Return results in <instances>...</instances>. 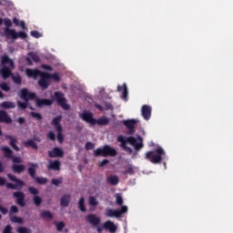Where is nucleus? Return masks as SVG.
Instances as JSON below:
<instances>
[{
  "label": "nucleus",
  "mask_w": 233,
  "mask_h": 233,
  "mask_svg": "<svg viewBox=\"0 0 233 233\" xmlns=\"http://www.w3.org/2000/svg\"><path fill=\"white\" fill-rule=\"evenodd\" d=\"M109 163L110 161L108 159H104L99 163V167H106Z\"/></svg>",
  "instance_id": "680f3d73"
},
{
  "label": "nucleus",
  "mask_w": 233,
  "mask_h": 233,
  "mask_svg": "<svg viewBox=\"0 0 233 233\" xmlns=\"http://www.w3.org/2000/svg\"><path fill=\"white\" fill-rule=\"evenodd\" d=\"M56 130L57 134H63V126L62 125L56 126Z\"/></svg>",
  "instance_id": "69168bd1"
},
{
  "label": "nucleus",
  "mask_w": 233,
  "mask_h": 233,
  "mask_svg": "<svg viewBox=\"0 0 233 233\" xmlns=\"http://www.w3.org/2000/svg\"><path fill=\"white\" fill-rule=\"evenodd\" d=\"M28 192L32 194V196H37V194H39V189L34 187H28Z\"/></svg>",
  "instance_id": "de8ad7c7"
},
{
  "label": "nucleus",
  "mask_w": 233,
  "mask_h": 233,
  "mask_svg": "<svg viewBox=\"0 0 233 233\" xmlns=\"http://www.w3.org/2000/svg\"><path fill=\"white\" fill-rule=\"evenodd\" d=\"M116 139L118 143H120V147L123 148V150H125V152H127V154H132L133 152L132 148L127 146V143L134 147L137 152H139V150L145 147L143 144V137H141V136H137V137H125L123 136H118Z\"/></svg>",
  "instance_id": "f257e3e1"
},
{
  "label": "nucleus",
  "mask_w": 233,
  "mask_h": 233,
  "mask_svg": "<svg viewBox=\"0 0 233 233\" xmlns=\"http://www.w3.org/2000/svg\"><path fill=\"white\" fill-rule=\"evenodd\" d=\"M4 24L6 26L4 28V35L5 39H26L28 35L23 31H19L18 33L15 29H12V20L10 18H5Z\"/></svg>",
  "instance_id": "f03ea898"
},
{
  "label": "nucleus",
  "mask_w": 233,
  "mask_h": 233,
  "mask_svg": "<svg viewBox=\"0 0 233 233\" xmlns=\"http://www.w3.org/2000/svg\"><path fill=\"white\" fill-rule=\"evenodd\" d=\"M5 139L10 140L9 145H10V147H12V148H14V150H15L16 152H19V150H21V148H19V147H17V138L12 137L11 135H6Z\"/></svg>",
  "instance_id": "4be33fe9"
},
{
  "label": "nucleus",
  "mask_w": 233,
  "mask_h": 233,
  "mask_svg": "<svg viewBox=\"0 0 233 233\" xmlns=\"http://www.w3.org/2000/svg\"><path fill=\"white\" fill-rule=\"evenodd\" d=\"M141 115H142V117L146 121H148V119H150V117H152V106H150L148 105L142 106Z\"/></svg>",
  "instance_id": "ddd939ff"
},
{
  "label": "nucleus",
  "mask_w": 233,
  "mask_h": 233,
  "mask_svg": "<svg viewBox=\"0 0 233 233\" xmlns=\"http://www.w3.org/2000/svg\"><path fill=\"white\" fill-rule=\"evenodd\" d=\"M34 180L37 185H46L48 183V178L43 177H36Z\"/></svg>",
  "instance_id": "72a5a7b5"
},
{
  "label": "nucleus",
  "mask_w": 233,
  "mask_h": 233,
  "mask_svg": "<svg viewBox=\"0 0 233 233\" xmlns=\"http://www.w3.org/2000/svg\"><path fill=\"white\" fill-rule=\"evenodd\" d=\"M10 221L12 223H18L19 225H23L25 223V221L23 220V218L17 217V216H11Z\"/></svg>",
  "instance_id": "f704fd0d"
},
{
  "label": "nucleus",
  "mask_w": 233,
  "mask_h": 233,
  "mask_svg": "<svg viewBox=\"0 0 233 233\" xmlns=\"http://www.w3.org/2000/svg\"><path fill=\"white\" fill-rule=\"evenodd\" d=\"M49 76L47 72H42L40 79L38 80V86L42 90H46L50 86V82H48Z\"/></svg>",
  "instance_id": "9d476101"
},
{
  "label": "nucleus",
  "mask_w": 233,
  "mask_h": 233,
  "mask_svg": "<svg viewBox=\"0 0 233 233\" xmlns=\"http://www.w3.org/2000/svg\"><path fill=\"white\" fill-rule=\"evenodd\" d=\"M0 106L8 110L10 108H15V103L5 101L1 103Z\"/></svg>",
  "instance_id": "473e14b6"
},
{
  "label": "nucleus",
  "mask_w": 233,
  "mask_h": 233,
  "mask_svg": "<svg viewBox=\"0 0 233 233\" xmlns=\"http://www.w3.org/2000/svg\"><path fill=\"white\" fill-rule=\"evenodd\" d=\"M30 167L27 168V174L32 177V179L35 178V167L37 164H29Z\"/></svg>",
  "instance_id": "2f4dec72"
},
{
  "label": "nucleus",
  "mask_w": 233,
  "mask_h": 233,
  "mask_svg": "<svg viewBox=\"0 0 233 233\" xmlns=\"http://www.w3.org/2000/svg\"><path fill=\"white\" fill-rule=\"evenodd\" d=\"M94 144L92 142H86V146H85V148L86 150H92L94 148Z\"/></svg>",
  "instance_id": "864d4df0"
},
{
  "label": "nucleus",
  "mask_w": 233,
  "mask_h": 233,
  "mask_svg": "<svg viewBox=\"0 0 233 233\" xmlns=\"http://www.w3.org/2000/svg\"><path fill=\"white\" fill-rule=\"evenodd\" d=\"M128 212V208L127 206H122L120 209H106V218H121L123 214Z\"/></svg>",
  "instance_id": "6e6552de"
},
{
  "label": "nucleus",
  "mask_w": 233,
  "mask_h": 233,
  "mask_svg": "<svg viewBox=\"0 0 233 233\" xmlns=\"http://www.w3.org/2000/svg\"><path fill=\"white\" fill-rule=\"evenodd\" d=\"M48 77L49 79H53L54 81H56V82L61 81V77L56 73H54V74L48 73Z\"/></svg>",
  "instance_id": "37998d69"
},
{
  "label": "nucleus",
  "mask_w": 233,
  "mask_h": 233,
  "mask_svg": "<svg viewBox=\"0 0 233 233\" xmlns=\"http://www.w3.org/2000/svg\"><path fill=\"white\" fill-rule=\"evenodd\" d=\"M3 233H14L12 231V226L11 225H6L3 230Z\"/></svg>",
  "instance_id": "603ef678"
},
{
  "label": "nucleus",
  "mask_w": 233,
  "mask_h": 233,
  "mask_svg": "<svg viewBox=\"0 0 233 233\" xmlns=\"http://www.w3.org/2000/svg\"><path fill=\"white\" fill-rule=\"evenodd\" d=\"M57 141L61 144L63 141H65V137H63V133H57Z\"/></svg>",
  "instance_id": "13d9d810"
},
{
  "label": "nucleus",
  "mask_w": 233,
  "mask_h": 233,
  "mask_svg": "<svg viewBox=\"0 0 233 233\" xmlns=\"http://www.w3.org/2000/svg\"><path fill=\"white\" fill-rule=\"evenodd\" d=\"M106 110H114V106L110 103H105Z\"/></svg>",
  "instance_id": "0e129e2a"
},
{
  "label": "nucleus",
  "mask_w": 233,
  "mask_h": 233,
  "mask_svg": "<svg viewBox=\"0 0 233 233\" xmlns=\"http://www.w3.org/2000/svg\"><path fill=\"white\" fill-rule=\"evenodd\" d=\"M13 198L16 199V205L19 207H26V202H25V194L23 191H15L13 193Z\"/></svg>",
  "instance_id": "9b49d317"
},
{
  "label": "nucleus",
  "mask_w": 233,
  "mask_h": 233,
  "mask_svg": "<svg viewBox=\"0 0 233 233\" xmlns=\"http://www.w3.org/2000/svg\"><path fill=\"white\" fill-rule=\"evenodd\" d=\"M105 230H108L110 233H116L117 231V226L112 222V220H106L104 222Z\"/></svg>",
  "instance_id": "6ab92c4d"
},
{
  "label": "nucleus",
  "mask_w": 233,
  "mask_h": 233,
  "mask_svg": "<svg viewBox=\"0 0 233 233\" xmlns=\"http://www.w3.org/2000/svg\"><path fill=\"white\" fill-rule=\"evenodd\" d=\"M117 92H122V97L123 99H127L128 97V88L127 87L126 84H123V86H117Z\"/></svg>",
  "instance_id": "cd10ccee"
},
{
  "label": "nucleus",
  "mask_w": 233,
  "mask_h": 233,
  "mask_svg": "<svg viewBox=\"0 0 233 233\" xmlns=\"http://www.w3.org/2000/svg\"><path fill=\"white\" fill-rule=\"evenodd\" d=\"M86 219L89 225H92V227H99V225H101V218L94 214L87 215Z\"/></svg>",
  "instance_id": "f8f14e48"
},
{
  "label": "nucleus",
  "mask_w": 233,
  "mask_h": 233,
  "mask_svg": "<svg viewBox=\"0 0 233 233\" xmlns=\"http://www.w3.org/2000/svg\"><path fill=\"white\" fill-rule=\"evenodd\" d=\"M17 123H19V125H25V117L23 116L18 117Z\"/></svg>",
  "instance_id": "774afa93"
},
{
  "label": "nucleus",
  "mask_w": 233,
  "mask_h": 233,
  "mask_svg": "<svg viewBox=\"0 0 233 233\" xmlns=\"http://www.w3.org/2000/svg\"><path fill=\"white\" fill-rule=\"evenodd\" d=\"M30 116H32L37 121H41V119H43V116H41V114L36 113V112H31Z\"/></svg>",
  "instance_id": "09e8293b"
},
{
  "label": "nucleus",
  "mask_w": 233,
  "mask_h": 233,
  "mask_svg": "<svg viewBox=\"0 0 233 233\" xmlns=\"http://www.w3.org/2000/svg\"><path fill=\"white\" fill-rule=\"evenodd\" d=\"M89 205H91V207H97V205H99V202H97V199H96V197H90Z\"/></svg>",
  "instance_id": "49530a36"
},
{
  "label": "nucleus",
  "mask_w": 233,
  "mask_h": 233,
  "mask_svg": "<svg viewBox=\"0 0 233 233\" xmlns=\"http://www.w3.org/2000/svg\"><path fill=\"white\" fill-rule=\"evenodd\" d=\"M47 137L48 139H50V141H56V134H54V132L50 131L47 134Z\"/></svg>",
  "instance_id": "5fc2aeb1"
},
{
  "label": "nucleus",
  "mask_w": 233,
  "mask_h": 233,
  "mask_svg": "<svg viewBox=\"0 0 233 233\" xmlns=\"http://www.w3.org/2000/svg\"><path fill=\"white\" fill-rule=\"evenodd\" d=\"M0 212H1L4 216H6V214H8V208L3 207V205H0Z\"/></svg>",
  "instance_id": "6e6d98bb"
},
{
  "label": "nucleus",
  "mask_w": 233,
  "mask_h": 233,
  "mask_svg": "<svg viewBox=\"0 0 233 233\" xmlns=\"http://www.w3.org/2000/svg\"><path fill=\"white\" fill-rule=\"evenodd\" d=\"M30 35L32 37H35V39H39V37H41V33H39L38 31L34 30V31L30 32Z\"/></svg>",
  "instance_id": "3c124183"
},
{
  "label": "nucleus",
  "mask_w": 233,
  "mask_h": 233,
  "mask_svg": "<svg viewBox=\"0 0 233 233\" xmlns=\"http://www.w3.org/2000/svg\"><path fill=\"white\" fill-rule=\"evenodd\" d=\"M124 174H134V167H132V166H128L127 170H126Z\"/></svg>",
  "instance_id": "e2e57ef3"
},
{
  "label": "nucleus",
  "mask_w": 233,
  "mask_h": 233,
  "mask_svg": "<svg viewBox=\"0 0 233 233\" xmlns=\"http://www.w3.org/2000/svg\"><path fill=\"white\" fill-rule=\"evenodd\" d=\"M124 127L128 129L129 136H132L136 132V126L137 125V120L136 119H127L122 121Z\"/></svg>",
  "instance_id": "1a4fd4ad"
},
{
  "label": "nucleus",
  "mask_w": 233,
  "mask_h": 233,
  "mask_svg": "<svg viewBox=\"0 0 233 233\" xmlns=\"http://www.w3.org/2000/svg\"><path fill=\"white\" fill-rule=\"evenodd\" d=\"M0 123H5V125H11L12 123V117L5 110H0Z\"/></svg>",
  "instance_id": "a211bd4d"
},
{
  "label": "nucleus",
  "mask_w": 233,
  "mask_h": 233,
  "mask_svg": "<svg viewBox=\"0 0 233 233\" xmlns=\"http://www.w3.org/2000/svg\"><path fill=\"white\" fill-rule=\"evenodd\" d=\"M54 101L56 102L58 106H61L63 110H68L70 108V105L67 104L66 97H65V94L61 91H56L54 93Z\"/></svg>",
  "instance_id": "423d86ee"
},
{
  "label": "nucleus",
  "mask_w": 233,
  "mask_h": 233,
  "mask_svg": "<svg viewBox=\"0 0 233 233\" xmlns=\"http://www.w3.org/2000/svg\"><path fill=\"white\" fill-rule=\"evenodd\" d=\"M21 99H24L25 102L17 101V106L21 108V110H26L29 108L30 110H35L34 106H30L28 101H32L37 97L35 93H30L27 88L21 89Z\"/></svg>",
  "instance_id": "20e7f679"
},
{
  "label": "nucleus",
  "mask_w": 233,
  "mask_h": 233,
  "mask_svg": "<svg viewBox=\"0 0 233 233\" xmlns=\"http://www.w3.org/2000/svg\"><path fill=\"white\" fill-rule=\"evenodd\" d=\"M28 56L31 57V59L35 63H39L41 61V58H39V56L37 54H35V52H29Z\"/></svg>",
  "instance_id": "e433bc0d"
},
{
  "label": "nucleus",
  "mask_w": 233,
  "mask_h": 233,
  "mask_svg": "<svg viewBox=\"0 0 233 233\" xmlns=\"http://www.w3.org/2000/svg\"><path fill=\"white\" fill-rule=\"evenodd\" d=\"M40 217L42 219H47L48 221H51V219H54V214H52L48 210H44L41 212Z\"/></svg>",
  "instance_id": "7c9ffc66"
},
{
  "label": "nucleus",
  "mask_w": 233,
  "mask_h": 233,
  "mask_svg": "<svg viewBox=\"0 0 233 233\" xmlns=\"http://www.w3.org/2000/svg\"><path fill=\"white\" fill-rule=\"evenodd\" d=\"M17 212H19L17 206H11L9 216L12 217V214H17Z\"/></svg>",
  "instance_id": "8fccbe9b"
},
{
  "label": "nucleus",
  "mask_w": 233,
  "mask_h": 233,
  "mask_svg": "<svg viewBox=\"0 0 233 233\" xmlns=\"http://www.w3.org/2000/svg\"><path fill=\"white\" fill-rule=\"evenodd\" d=\"M33 203L35 205V207H40L41 203H43V198H41L39 196H34Z\"/></svg>",
  "instance_id": "ea45409f"
},
{
  "label": "nucleus",
  "mask_w": 233,
  "mask_h": 233,
  "mask_svg": "<svg viewBox=\"0 0 233 233\" xmlns=\"http://www.w3.org/2000/svg\"><path fill=\"white\" fill-rule=\"evenodd\" d=\"M80 117L83 121H86V123H89V125H96V118H94V115L90 112L82 113Z\"/></svg>",
  "instance_id": "2eb2a0df"
},
{
  "label": "nucleus",
  "mask_w": 233,
  "mask_h": 233,
  "mask_svg": "<svg viewBox=\"0 0 233 233\" xmlns=\"http://www.w3.org/2000/svg\"><path fill=\"white\" fill-rule=\"evenodd\" d=\"M103 230H105V224L104 223L101 226L96 227V232L97 233H103Z\"/></svg>",
  "instance_id": "052dcab7"
},
{
  "label": "nucleus",
  "mask_w": 233,
  "mask_h": 233,
  "mask_svg": "<svg viewBox=\"0 0 233 233\" xmlns=\"http://www.w3.org/2000/svg\"><path fill=\"white\" fill-rule=\"evenodd\" d=\"M116 205H119L120 207H123V197H121L120 194H116Z\"/></svg>",
  "instance_id": "c03bdc74"
},
{
  "label": "nucleus",
  "mask_w": 233,
  "mask_h": 233,
  "mask_svg": "<svg viewBox=\"0 0 233 233\" xmlns=\"http://www.w3.org/2000/svg\"><path fill=\"white\" fill-rule=\"evenodd\" d=\"M23 145H24V147H25V148H30V147H31V148H33V150H37L39 148L37 144L32 139L23 142Z\"/></svg>",
  "instance_id": "bb28decb"
},
{
  "label": "nucleus",
  "mask_w": 233,
  "mask_h": 233,
  "mask_svg": "<svg viewBox=\"0 0 233 233\" xmlns=\"http://www.w3.org/2000/svg\"><path fill=\"white\" fill-rule=\"evenodd\" d=\"M17 233H32V229L26 227H19L16 229Z\"/></svg>",
  "instance_id": "a19ab883"
},
{
  "label": "nucleus",
  "mask_w": 233,
  "mask_h": 233,
  "mask_svg": "<svg viewBox=\"0 0 233 233\" xmlns=\"http://www.w3.org/2000/svg\"><path fill=\"white\" fill-rule=\"evenodd\" d=\"M52 105H54V100L48 98H37L35 100V106H38V108L43 106H52Z\"/></svg>",
  "instance_id": "4468645a"
},
{
  "label": "nucleus",
  "mask_w": 233,
  "mask_h": 233,
  "mask_svg": "<svg viewBox=\"0 0 233 233\" xmlns=\"http://www.w3.org/2000/svg\"><path fill=\"white\" fill-rule=\"evenodd\" d=\"M93 156H95V157H106L105 146L103 147H98L95 149L93 152Z\"/></svg>",
  "instance_id": "c85d7f7f"
},
{
  "label": "nucleus",
  "mask_w": 233,
  "mask_h": 233,
  "mask_svg": "<svg viewBox=\"0 0 233 233\" xmlns=\"http://www.w3.org/2000/svg\"><path fill=\"white\" fill-rule=\"evenodd\" d=\"M47 168L48 170H56V172H59V170H61V162L59 160H50Z\"/></svg>",
  "instance_id": "412c9836"
},
{
  "label": "nucleus",
  "mask_w": 233,
  "mask_h": 233,
  "mask_svg": "<svg viewBox=\"0 0 233 233\" xmlns=\"http://www.w3.org/2000/svg\"><path fill=\"white\" fill-rule=\"evenodd\" d=\"M54 225L56 228V230L58 232H62L63 228H65V227H66L65 222H63V221H60V222L55 221Z\"/></svg>",
  "instance_id": "c9c22d12"
},
{
  "label": "nucleus",
  "mask_w": 233,
  "mask_h": 233,
  "mask_svg": "<svg viewBox=\"0 0 233 233\" xmlns=\"http://www.w3.org/2000/svg\"><path fill=\"white\" fill-rule=\"evenodd\" d=\"M110 123V120L106 116L100 117L96 119V125H99L100 127H106Z\"/></svg>",
  "instance_id": "c756f323"
},
{
  "label": "nucleus",
  "mask_w": 233,
  "mask_h": 233,
  "mask_svg": "<svg viewBox=\"0 0 233 233\" xmlns=\"http://www.w3.org/2000/svg\"><path fill=\"white\" fill-rule=\"evenodd\" d=\"M43 74V71L39 69H32V68H26L25 69V76H27L29 78L37 79V76H41Z\"/></svg>",
  "instance_id": "dca6fc26"
},
{
  "label": "nucleus",
  "mask_w": 233,
  "mask_h": 233,
  "mask_svg": "<svg viewBox=\"0 0 233 233\" xmlns=\"http://www.w3.org/2000/svg\"><path fill=\"white\" fill-rule=\"evenodd\" d=\"M0 88L4 92H10V86H8V84L6 82L0 84Z\"/></svg>",
  "instance_id": "a18cd8bd"
},
{
  "label": "nucleus",
  "mask_w": 233,
  "mask_h": 233,
  "mask_svg": "<svg viewBox=\"0 0 233 233\" xmlns=\"http://www.w3.org/2000/svg\"><path fill=\"white\" fill-rule=\"evenodd\" d=\"M104 148L106 152V157H116V156H117V150H116V148L108 145H105Z\"/></svg>",
  "instance_id": "aec40b11"
},
{
  "label": "nucleus",
  "mask_w": 233,
  "mask_h": 233,
  "mask_svg": "<svg viewBox=\"0 0 233 233\" xmlns=\"http://www.w3.org/2000/svg\"><path fill=\"white\" fill-rule=\"evenodd\" d=\"M106 183H108V185H111L112 187H116V185L119 184V177L116 175L109 176L106 178Z\"/></svg>",
  "instance_id": "393cba45"
},
{
  "label": "nucleus",
  "mask_w": 233,
  "mask_h": 233,
  "mask_svg": "<svg viewBox=\"0 0 233 233\" xmlns=\"http://www.w3.org/2000/svg\"><path fill=\"white\" fill-rule=\"evenodd\" d=\"M65 156V151L59 147H54L53 150L48 151L49 157H63Z\"/></svg>",
  "instance_id": "f3484780"
},
{
  "label": "nucleus",
  "mask_w": 233,
  "mask_h": 233,
  "mask_svg": "<svg viewBox=\"0 0 233 233\" xmlns=\"http://www.w3.org/2000/svg\"><path fill=\"white\" fill-rule=\"evenodd\" d=\"M7 177L10 181H13L14 183L16 184H12V183H7L5 184L6 188H11L13 190H19V188H23L25 187V181L22 179L17 178V177L12 175V174H7Z\"/></svg>",
  "instance_id": "0eeeda50"
},
{
  "label": "nucleus",
  "mask_w": 233,
  "mask_h": 233,
  "mask_svg": "<svg viewBox=\"0 0 233 233\" xmlns=\"http://www.w3.org/2000/svg\"><path fill=\"white\" fill-rule=\"evenodd\" d=\"M18 26H20L22 30H26V25L25 24V21H20Z\"/></svg>",
  "instance_id": "338daca9"
},
{
  "label": "nucleus",
  "mask_w": 233,
  "mask_h": 233,
  "mask_svg": "<svg viewBox=\"0 0 233 233\" xmlns=\"http://www.w3.org/2000/svg\"><path fill=\"white\" fill-rule=\"evenodd\" d=\"M12 79L15 85H21L23 83V78L19 75L13 76Z\"/></svg>",
  "instance_id": "79ce46f5"
},
{
  "label": "nucleus",
  "mask_w": 233,
  "mask_h": 233,
  "mask_svg": "<svg viewBox=\"0 0 233 233\" xmlns=\"http://www.w3.org/2000/svg\"><path fill=\"white\" fill-rule=\"evenodd\" d=\"M165 150L161 147H157L154 151H147L145 154V159L153 163V165H159L163 161V156H165Z\"/></svg>",
  "instance_id": "39448f33"
},
{
  "label": "nucleus",
  "mask_w": 233,
  "mask_h": 233,
  "mask_svg": "<svg viewBox=\"0 0 233 233\" xmlns=\"http://www.w3.org/2000/svg\"><path fill=\"white\" fill-rule=\"evenodd\" d=\"M11 168L14 174H23L25 167L23 164H13Z\"/></svg>",
  "instance_id": "5701e85b"
},
{
  "label": "nucleus",
  "mask_w": 233,
  "mask_h": 233,
  "mask_svg": "<svg viewBox=\"0 0 233 233\" xmlns=\"http://www.w3.org/2000/svg\"><path fill=\"white\" fill-rule=\"evenodd\" d=\"M61 119H63V116L61 115L54 117L51 122V125H53L54 127L61 125Z\"/></svg>",
  "instance_id": "58836bf2"
},
{
  "label": "nucleus",
  "mask_w": 233,
  "mask_h": 233,
  "mask_svg": "<svg viewBox=\"0 0 233 233\" xmlns=\"http://www.w3.org/2000/svg\"><path fill=\"white\" fill-rule=\"evenodd\" d=\"M1 150L4 153L5 157H6L7 159H12V157H14V151H12L10 147H2Z\"/></svg>",
  "instance_id": "a878e982"
},
{
  "label": "nucleus",
  "mask_w": 233,
  "mask_h": 233,
  "mask_svg": "<svg viewBox=\"0 0 233 233\" xmlns=\"http://www.w3.org/2000/svg\"><path fill=\"white\" fill-rule=\"evenodd\" d=\"M71 199L72 197L70 195H64L60 199V205L64 208L68 207L70 205Z\"/></svg>",
  "instance_id": "b1692460"
},
{
  "label": "nucleus",
  "mask_w": 233,
  "mask_h": 233,
  "mask_svg": "<svg viewBox=\"0 0 233 233\" xmlns=\"http://www.w3.org/2000/svg\"><path fill=\"white\" fill-rule=\"evenodd\" d=\"M11 159L13 163H23V159L20 157H13Z\"/></svg>",
  "instance_id": "4d7b16f0"
},
{
  "label": "nucleus",
  "mask_w": 233,
  "mask_h": 233,
  "mask_svg": "<svg viewBox=\"0 0 233 233\" xmlns=\"http://www.w3.org/2000/svg\"><path fill=\"white\" fill-rule=\"evenodd\" d=\"M78 208L81 212H86V208L85 207V198H80L78 201Z\"/></svg>",
  "instance_id": "4c0bfd02"
},
{
  "label": "nucleus",
  "mask_w": 233,
  "mask_h": 233,
  "mask_svg": "<svg viewBox=\"0 0 233 233\" xmlns=\"http://www.w3.org/2000/svg\"><path fill=\"white\" fill-rule=\"evenodd\" d=\"M0 64V74L4 79H8V77L12 75V70L15 68V65L14 64V60L10 59L7 55H3L1 57Z\"/></svg>",
  "instance_id": "7ed1b4c3"
},
{
  "label": "nucleus",
  "mask_w": 233,
  "mask_h": 233,
  "mask_svg": "<svg viewBox=\"0 0 233 233\" xmlns=\"http://www.w3.org/2000/svg\"><path fill=\"white\" fill-rule=\"evenodd\" d=\"M51 183H52V185H55L56 187H59V185H61V181L57 178H53L51 180Z\"/></svg>",
  "instance_id": "bf43d9fd"
}]
</instances>
